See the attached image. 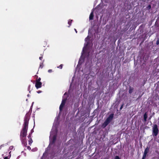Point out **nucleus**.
Instances as JSON below:
<instances>
[{
  "mask_svg": "<svg viewBox=\"0 0 159 159\" xmlns=\"http://www.w3.org/2000/svg\"><path fill=\"white\" fill-rule=\"evenodd\" d=\"M29 121V118L27 116H25L24 120L23 127L20 134V138H26L28 130Z\"/></svg>",
  "mask_w": 159,
  "mask_h": 159,
  "instance_id": "f257e3e1",
  "label": "nucleus"
},
{
  "mask_svg": "<svg viewBox=\"0 0 159 159\" xmlns=\"http://www.w3.org/2000/svg\"><path fill=\"white\" fill-rule=\"evenodd\" d=\"M89 37L88 36L87 38H86L85 39V42H86V43H85L84 44V46L83 48V51L82 52V55L79 61V64H81L82 63V62L83 61V60L82 61V58L83 56V54H84V53L85 52V50L86 49V48H87V47L88 46L89 43H88V42L89 41Z\"/></svg>",
  "mask_w": 159,
  "mask_h": 159,
  "instance_id": "f03ea898",
  "label": "nucleus"
},
{
  "mask_svg": "<svg viewBox=\"0 0 159 159\" xmlns=\"http://www.w3.org/2000/svg\"><path fill=\"white\" fill-rule=\"evenodd\" d=\"M56 135L55 134H53V132L52 131L50 133V134L49 137V139L50 143L49 144V146L51 145L52 143H54L56 139Z\"/></svg>",
  "mask_w": 159,
  "mask_h": 159,
  "instance_id": "7ed1b4c3",
  "label": "nucleus"
},
{
  "mask_svg": "<svg viewBox=\"0 0 159 159\" xmlns=\"http://www.w3.org/2000/svg\"><path fill=\"white\" fill-rule=\"evenodd\" d=\"M66 95V93H65L64 94V95L63 96V99L61 103V104L60 105V107H59V110L60 111H61L63 107L64 106L66 102V98H65V96Z\"/></svg>",
  "mask_w": 159,
  "mask_h": 159,
  "instance_id": "20e7f679",
  "label": "nucleus"
},
{
  "mask_svg": "<svg viewBox=\"0 0 159 159\" xmlns=\"http://www.w3.org/2000/svg\"><path fill=\"white\" fill-rule=\"evenodd\" d=\"M153 134L155 136H157L159 130L157 127V125L155 124L153 127Z\"/></svg>",
  "mask_w": 159,
  "mask_h": 159,
  "instance_id": "39448f33",
  "label": "nucleus"
},
{
  "mask_svg": "<svg viewBox=\"0 0 159 159\" xmlns=\"http://www.w3.org/2000/svg\"><path fill=\"white\" fill-rule=\"evenodd\" d=\"M26 138H20V139L22 142V144L26 147V145H27V142L25 139Z\"/></svg>",
  "mask_w": 159,
  "mask_h": 159,
  "instance_id": "423d86ee",
  "label": "nucleus"
},
{
  "mask_svg": "<svg viewBox=\"0 0 159 159\" xmlns=\"http://www.w3.org/2000/svg\"><path fill=\"white\" fill-rule=\"evenodd\" d=\"M114 116V114H111L106 119V120L109 123L111 121V120L112 119Z\"/></svg>",
  "mask_w": 159,
  "mask_h": 159,
  "instance_id": "0eeeda50",
  "label": "nucleus"
},
{
  "mask_svg": "<svg viewBox=\"0 0 159 159\" xmlns=\"http://www.w3.org/2000/svg\"><path fill=\"white\" fill-rule=\"evenodd\" d=\"M42 83L40 82H36L35 87L37 89L41 87Z\"/></svg>",
  "mask_w": 159,
  "mask_h": 159,
  "instance_id": "6e6552de",
  "label": "nucleus"
},
{
  "mask_svg": "<svg viewBox=\"0 0 159 159\" xmlns=\"http://www.w3.org/2000/svg\"><path fill=\"white\" fill-rule=\"evenodd\" d=\"M93 11H92L91 13H90L89 17V19L90 20H92L93 19Z\"/></svg>",
  "mask_w": 159,
  "mask_h": 159,
  "instance_id": "1a4fd4ad",
  "label": "nucleus"
},
{
  "mask_svg": "<svg viewBox=\"0 0 159 159\" xmlns=\"http://www.w3.org/2000/svg\"><path fill=\"white\" fill-rule=\"evenodd\" d=\"M144 117V121H146L147 119V114L146 112L144 115L143 116Z\"/></svg>",
  "mask_w": 159,
  "mask_h": 159,
  "instance_id": "9d476101",
  "label": "nucleus"
},
{
  "mask_svg": "<svg viewBox=\"0 0 159 159\" xmlns=\"http://www.w3.org/2000/svg\"><path fill=\"white\" fill-rule=\"evenodd\" d=\"M148 151L149 148L148 147H147L145 149L143 154L147 155V154L148 152Z\"/></svg>",
  "mask_w": 159,
  "mask_h": 159,
  "instance_id": "9b49d317",
  "label": "nucleus"
},
{
  "mask_svg": "<svg viewBox=\"0 0 159 159\" xmlns=\"http://www.w3.org/2000/svg\"><path fill=\"white\" fill-rule=\"evenodd\" d=\"M109 123V122H108L106 120L105 121L103 124V126L104 127H105L106 126H107L108 125V124Z\"/></svg>",
  "mask_w": 159,
  "mask_h": 159,
  "instance_id": "f8f14e48",
  "label": "nucleus"
},
{
  "mask_svg": "<svg viewBox=\"0 0 159 159\" xmlns=\"http://www.w3.org/2000/svg\"><path fill=\"white\" fill-rule=\"evenodd\" d=\"M133 90V89L131 87H130L129 89V93H131Z\"/></svg>",
  "mask_w": 159,
  "mask_h": 159,
  "instance_id": "ddd939ff",
  "label": "nucleus"
},
{
  "mask_svg": "<svg viewBox=\"0 0 159 159\" xmlns=\"http://www.w3.org/2000/svg\"><path fill=\"white\" fill-rule=\"evenodd\" d=\"M28 142H29V144L30 145H31V144L33 142V140H32V139H31V138H30V139L29 140Z\"/></svg>",
  "mask_w": 159,
  "mask_h": 159,
  "instance_id": "4468645a",
  "label": "nucleus"
},
{
  "mask_svg": "<svg viewBox=\"0 0 159 159\" xmlns=\"http://www.w3.org/2000/svg\"><path fill=\"white\" fill-rule=\"evenodd\" d=\"M72 21V20H69L68 21V23L69 25V27H70V26L71 25V22Z\"/></svg>",
  "mask_w": 159,
  "mask_h": 159,
  "instance_id": "2eb2a0df",
  "label": "nucleus"
},
{
  "mask_svg": "<svg viewBox=\"0 0 159 159\" xmlns=\"http://www.w3.org/2000/svg\"><path fill=\"white\" fill-rule=\"evenodd\" d=\"M13 148V146H11L9 148V150H12Z\"/></svg>",
  "mask_w": 159,
  "mask_h": 159,
  "instance_id": "dca6fc26",
  "label": "nucleus"
},
{
  "mask_svg": "<svg viewBox=\"0 0 159 159\" xmlns=\"http://www.w3.org/2000/svg\"><path fill=\"white\" fill-rule=\"evenodd\" d=\"M146 155L143 154V157H142V159H145V157H146Z\"/></svg>",
  "mask_w": 159,
  "mask_h": 159,
  "instance_id": "f3484780",
  "label": "nucleus"
},
{
  "mask_svg": "<svg viewBox=\"0 0 159 159\" xmlns=\"http://www.w3.org/2000/svg\"><path fill=\"white\" fill-rule=\"evenodd\" d=\"M57 67L58 68H60V69H62V65H61L59 66H58Z\"/></svg>",
  "mask_w": 159,
  "mask_h": 159,
  "instance_id": "a211bd4d",
  "label": "nucleus"
},
{
  "mask_svg": "<svg viewBox=\"0 0 159 159\" xmlns=\"http://www.w3.org/2000/svg\"><path fill=\"white\" fill-rule=\"evenodd\" d=\"M114 159H120L119 157L118 156H116Z\"/></svg>",
  "mask_w": 159,
  "mask_h": 159,
  "instance_id": "6ab92c4d",
  "label": "nucleus"
},
{
  "mask_svg": "<svg viewBox=\"0 0 159 159\" xmlns=\"http://www.w3.org/2000/svg\"><path fill=\"white\" fill-rule=\"evenodd\" d=\"M43 65V63H40V64L39 67H41V68H42L43 67V66H42Z\"/></svg>",
  "mask_w": 159,
  "mask_h": 159,
  "instance_id": "aec40b11",
  "label": "nucleus"
},
{
  "mask_svg": "<svg viewBox=\"0 0 159 159\" xmlns=\"http://www.w3.org/2000/svg\"><path fill=\"white\" fill-rule=\"evenodd\" d=\"M41 78H39L36 81V82H40Z\"/></svg>",
  "mask_w": 159,
  "mask_h": 159,
  "instance_id": "412c9836",
  "label": "nucleus"
},
{
  "mask_svg": "<svg viewBox=\"0 0 159 159\" xmlns=\"http://www.w3.org/2000/svg\"><path fill=\"white\" fill-rule=\"evenodd\" d=\"M156 44L157 45H158L159 44V40H157V42H156Z\"/></svg>",
  "mask_w": 159,
  "mask_h": 159,
  "instance_id": "4be33fe9",
  "label": "nucleus"
},
{
  "mask_svg": "<svg viewBox=\"0 0 159 159\" xmlns=\"http://www.w3.org/2000/svg\"><path fill=\"white\" fill-rule=\"evenodd\" d=\"M48 71L49 73H51V72H52V70H51V69L49 70H48Z\"/></svg>",
  "mask_w": 159,
  "mask_h": 159,
  "instance_id": "5701e85b",
  "label": "nucleus"
},
{
  "mask_svg": "<svg viewBox=\"0 0 159 159\" xmlns=\"http://www.w3.org/2000/svg\"><path fill=\"white\" fill-rule=\"evenodd\" d=\"M27 149L29 150H30L31 149V148L30 146H27Z\"/></svg>",
  "mask_w": 159,
  "mask_h": 159,
  "instance_id": "b1692460",
  "label": "nucleus"
},
{
  "mask_svg": "<svg viewBox=\"0 0 159 159\" xmlns=\"http://www.w3.org/2000/svg\"><path fill=\"white\" fill-rule=\"evenodd\" d=\"M148 9H150L151 8V6L150 5H149V6H148Z\"/></svg>",
  "mask_w": 159,
  "mask_h": 159,
  "instance_id": "393cba45",
  "label": "nucleus"
},
{
  "mask_svg": "<svg viewBox=\"0 0 159 159\" xmlns=\"http://www.w3.org/2000/svg\"><path fill=\"white\" fill-rule=\"evenodd\" d=\"M28 138L29 139H30V138H31V136L30 134H29L28 136Z\"/></svg>",
  "mask_w": 159,
  "mask_h": 159,
  "instance_id": "a878e982",
  "label": "nucleus"
},
{
  "mask_svg": "<svg viewBox=\"0 0 159 159\" xmlns=\"http://www.w3.org/2000/svg\"><path fill=\"white\" fill-rule=\"evenodd\" d=\"M43 58V57H40L39 58V59L40 60H41Z\"/></svg>",
  "mask_w": 159,
  "mask_h": 159,
  "instance_id": "bb28decb",
  "label": "nucleus"
},
{
  "mask_svg": "<svg viewBox=\"0 0 159 159\" xmlns=\"http://www.w3.org/2000/svg\"><path fill=\"white\" fill-rule=\"evenodd\" d=\"M30 85H29V86L28 87V90L29 91H30Z\"/></svg>",
  "mask_w": 159,
  "mask_h": 159,
  "instance_id": "cd10ccee",
  "label": "nucleus"
},
{
  "mask_svg": "<svg viewBox=\"0 0 159 159\" xmlns=\"http://www.w3.org/2000/svg\"><path fill=\"white\" fill-rule=\"evenodd\" d=\"M41 91H39L37 92V93H41Z\"/></svg>",
  "mask_w": 159,
  "mask_h": 159,
  "instance_id": "c85d7f7f",
  "label": "nucleus"
},
{
  "mask_svg": "<svg viewBox=\"0 0 159 159\" xmlns=\"http://www.w3.org/2000/svg\"><path fill=\"white\" fill-rule=\"evenodd\" d=\"M4 159H7V157H5Z\"/></svg>",
  "mask_w": 159,
  "mask_h": 159,
  "instance_id": "c756f323",
  "label": "nucleus"
},
{
  "mask_svg": "<svg viewBox=\"0 0 159 159\" xmlns=\"http://www.w3.org/2000/svg\"><path fill=\"white\" fill-rule=\"evenodd\" d=\"M123 105H122L121 106V107H120V109H121L122 108V107H123Z\"/></svg>",
  "mask_w": 159,
  "mask_h": 159,
  "instance_id": "7c9ffc66",
  "label": "nucleus"
},
{
  "mask_svg": "<svg viewBox=\"0 0 159 159\" xmlns=\"http://www.w3.org/2000/svg\"><path fill=\"white\" fill-rule=\"evenodd\" d=\"M74 30H75V31L76 33H77V30H76V29H74Z\"/></svg>",
  "mask_w": 159,
  "mask_h": 159,
  "instance_id": "2f4dec72",
  "label": "nucleus"
},
{
  "mask_svg": "<svg viewBox=\"0 0 159 159\" xmlns=\"http://www.w3.org/2000/svg\"><path fill=\"white\" fill-rule=\"evenodd\" d=\"M3 146L2 145H1V146L0 147V149H1V147H2Z\"/></svg>",
  "mask_w": 159,
  "mask_h": 159,
  "instance_id": "473e14b6",
  "label": "nucleus"
},
{
  "mask_svg": "<svg viewBox=\"0 0 159 159\" xmlns=\"http://www.w3.org/2000/svg\"><path fill=\"white\" fill-rule=\"evenodd\" d=\"M29 94H28V95H27V96H28V97H29Z\"/></svg>",
  "mask_w": 159,
  "mask_h": 159,
  "instance_id": "72a5a7b5",
  "label": "nucleus"
}]
</instances>
